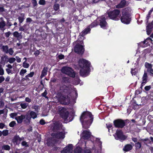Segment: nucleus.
<instances>
[{
    "mask_svg": "<svg viewBox=\"0 0 153 153\" xmlns=\"http://www.w3.org/2000/svg\"><path fill=\"white\" fill-rule=\"evenodd\" d=\"M27 72V71L26 69H22L19 72L20 74L22 76H23L24 74Z\"/></svg>",
    "mask_w": 153,
    "mask_h": 153,
    "instance_id": "nucleus-39",
    "label": "nucleus"
},
{
    "mask_svg": "<svg viewBox=\"0 0 153 153\" xmlns=\"http://www.w3.org/2000/svg\"><path fill=\"white\" fill-rule=\"evenodd\" d=\"M98 23L99 22L97 20H95L89 26L92 28L97 26L98 25Z\"/></svg>",
    "mask_w": 153,
    "mask_h": 153,
    "instance_id": "nucleus-28",
    "label": "nucleus"
},
{
    "mask_svg": "<svg viewBox=\"0 0 153 153\" xmlns=\"http://www.w3.org/2000/svg\"><path fill=\"white\" fill-rule=\"evenodd\" d=\"M82 153H91V152L90 149H85L82 151Z\"/></svg>",
    "mask_w": 153,
    "mask_h": 153,
    "instance_id": "nucleus-49",
    "label": "nucleus"
},
{
    "mask_svg": "<svg viewBox=\"0 0 153 153\" xmlns=\"http://www.w3.org/2000/svg\"><path fill=\"white\" fill-rule=\"evenodd\" d=\"M17 114L16 113H12L10 114V116L11 118H14L15 117H16Z\"/></svg>",
    "mask_w": 153,
    "mask_h": 153,
    "instance_id": "nucleus-48",
    "label": "nucleus"
},
{
    "mask_svg": "<svg viewBox=\"0 0 153 153\" xmlns=\"http://www.w3.org/2000/svg\"><path fill=\"white\" fill-rule=\"evenodd\" d=\"M28 105L27 103H22L20 104V106L22 108L25 109L26 108Z\"/></svg>",
    "mask_w": 153,
    "mask_h": 153,
    "instance_id": "nucleus-36",
    "label": "nucleus"
},
{
    "mask_svg": "<svg viewBox=\"0 0 153 153\" xmlns=\"http://www.w3.org/2000/svg\"><path fill=\"white\" fill-rule=\"evenodd\" d=\"M78 66L80 68L79 74L80 76L86 77L89 74L91 66L90 62L84 58H81L78 61Z\"/></svg>",
    "mask_w": 153,
    "mask_h": 153,
    "instance_id": "nucleus-2",
    "label": "nucleus"
},
{
    "mask_svg": "<svg viewBox=\"0 0 153 153\" xmlns=\"http://www.w3.org/2000/svg\"><path fill=\"white\" fill-rule=\"evenodd\" d=\"M84 38V36L82 35V34L80 33V34L79 36V38L77 39V43L79 45H84L83 41Z\"/></svg>",
    "mask_w": 153,
    "mask_h": 153,
    "instance_id": "nucleus-17",
    "label": "nucleus"
},
{
    "mask_svg": "<svg viewBox=\"0 0 153 153\" xmlns=\"http://www.w3.org/2000/svg\"><path fill=\"white\" fill-rule=\"evenodd\" d=\"M16 60V59L14 57H11L8 59L7 62H9L11 64L14 62Z\"/></svg>",
    "mask_w": 153,
    "mask_h": 153,
    "instance_id": "nucleus-31",
    "label": "nucleus"
},
{
    "mask_svg": "<svg viewBox=\"0 0 153 153\" xmlns=\"http://www.w3.org/2000/svg\"><path fill=\"white\" fill-rule=\"evenodd\" d=\"M74 51L75 53H76V42L74 43Z\"/></svg>",
    "mask_w": 153,
    "mask_h": 153,
    "instance_id": "nucleus-56",
    "label": "nucleus"
},
{
    "mask_svg": "<svg viewBox=\"0 0 153 153\" xmlns=\"http://www.w3.org/2000/svg\"><path fill=\"white\" fill-rule=\"evenodd\" d=\"M142 82L141 84V86L140 87V88L142 89L143 87V86L145 85V84L146 83L148 82V79H146L145 78L142 77Z\"/></svg>",
    "mask_w": 153,
    "mask_h": 153,
    "instance_id": "nucleus-26",
    "label": "nucleus"
},
{
    "mask_svg": "<svg viewBox=\"0 0 153 153\" xmlns=\"http://www.w3.org/2000/svg\"><path fill=\"white\" fill-rule=\"evenodd\" d=\"M91 29L90 27H88L85 28L80 33L82 34V35L85 36L86 34L90 32Z\"/></svg>",
    "mask_w": 153,
    "mask_h": 153,
    "instance_id": "nucleus-22",
    "label": "nucleus"
},
{
    "mask_svg": "<svg viewBox=\"0 0 153 153\" xmlns=\"http://www.w3.org/2000/svg\"><path fill=\"white\" fill-rule=\"evenodd\" d=\"M152 10H150L149 11L146 17V20H147V22H148L149 21V18L150 17V15L152 13Z\"/></svg>",
    "mask_w": 153,
    "mask_h": 153,
    "instance_id": "nucleus-37",
    "label": "nucleus"
},
{
    "mask_svg": "<svg viewBox=\"0 0 153 153\" xmlns=\"http://www.w3.org/2000/svg\"><path fill=\"white\" fill-rule=\"evenodd\" d=\"M23 146H25L26 147L28 146V145L27 144V143L25 141H23L21 143Z\"/></svg>",
    "mask_w": 153,
    "mask_h": 153,
    "instance_id": "nucleus-59",
    "label": "nucleus"
},
{
    "mask_svg": "<svg viewBox=\"0 0 153 153\" xmlns=\"http://www.w3.org/2000/svg\"><path fill=\"white\" fill-rule=\"evenodd\" d=\"M16 61L18 62H21V59L18 56H16Z\"/></svg>",
    "mask_w": 153,
    "mask_h": 153,
    "instance_id": "nucleus-61",
    "label": "nucleus"
},
{
    "mask_svg": "<svg viewBox=\"0 0 153 153\" xmlns=\"http://www.w3.org/2000/svg\"><path fill=\"white\" fill-rule=\"evenodd\" d=\"M132 149V146L131 145L127 144L125 145L124 147L123 150L125 152H127L130 151Z\"/></svg>",
    "mask_w": 153,
    "mask_h": 153,
    "instance_id": "nucleus-20",
    "label": "nucleus"
},
{
    "mask_svg": "<svg viewBox=\"0 0 153 153\" xmlns=\"http://www.w3.org/2000/svg\"><path fill=\"white\" fill-rule=\"evenodd\" d=\"M148 41H152V39L149 37H148V38H147L146 40H145L144 41H143L142 43L143 44H147L148 43Z\"/></svg>",
    "mask_w": 153,
    "mask_h": 153,
    "instance_id": "nucleus-43",
    "label": "nucleus"
},
{
    "mask_svg": "<svg viewBox=\"0 0 153 153\" xmlns=\"http://www.w3.org/2000/svg\"><path fill=\"white\" fill-rule=\"evenodd\" d=\"M106 126L107 128L108 129V131L109 132L110 128H111L112 127V124H106Z\"/></svg>",
    "mask_w": 153,
    "mask_h": 153,
    "instance_id": "nucleus-50",
    "label": "nucleus"
},
{
    "mask_svg": "<svg viewBox=\"0 0 153 153\" xmlns=\"http://www.w3.org/2000/svg\"><path fill=\"white\" fill-rule=\"evenodd\" d=\"M14 51L12 48H10L8 49V53H9L10 55H12Z\"/></svg>",
    "mask_w": 153,
    "mask_h": 153,
    "instance_id": "nucleus-44",
    "label": "nucleus"
},
{
    "mask_svg": "<svg viewBox=\"0 0 153 153\" xmlns=\"http://www.w3.org/2000/svg\"><path fill=\"white\" fill-rule=\"evenodd\" d=\"M145 66L147 69L146 71L144 70V74L142 77L148 80V76L147 75L148 73L151 76H153V69L152 68V65L151 64L147 62L145 63Z\"/></svg>",
    "mask_w": 153,
    "mask_h": 153,
    "instance_id": "nucleus-5",
    "label": "nucleus"
},
{
    "mask_svg": "<svg viewBox=\"0 0 153 153\" xmlns=\"http://www.w3.org/2000/svg\"><path fill=\"white\" fill-rule=\"evenodd\" d=\"M94 119V115L90 112L84 111L81 114L79 120L82 128L85 130H82L80 134L81 139L89 140L92 137H93L91 132L88 129L93 123Z\"/></svg>",
    "mask_w": 153,
    "mask_h": 153,
    "instance_id": "nucleus-1",
    "label": "nucleus"
},
{
    "mask_svg": "<svg viewBox=\"0 0 153 153\" xmlns=\"http://www.w3.org/2000/svg\"><path fill=\"white\" fill-rule=\"evenodd\" d=\"M30 114L31 117L33 119H35L37 117L36 113L33 111H31L30 113Z\"/></svg>",
    "mask_w": 153,
    "mask_h": 153,
    "instance_id": "nucleus-32",
    "label": "nucleus"
},
{
    "mask_svg": "<svg viewBox=\"0 0 153 153\" xmlns=\"http://www.w3.org/2000/svg\"><path fill=\"white\" fill-rule=\"evenodd\" d=\"M120 20L123 23L128 24L131 21V16L122 15Z\"/></svg>",
    "mask_w": 153,
    "mask_h": 153,
    "instance_id": "nucleus-12",
    "label": "nucleus"
},
{
    "mask_svg": "<svg viewBox=\"0 0 153 153\" xmlns=\"http://www.w3.org/2000/svg\"><path fill=\"white\" fill-rule=\"evenodd\" d=\"M59 101L61 103L65 105L68 104L70 102V100L68 96L61 97Z\"/></svg>",
    "mask_w": 153,
    "mask_h": 153,
    "instance_id": "nucleus-15",
    "label": "nucleus"
},
{
    "mask_svg": "<svg viewBox=\"0 0 153 153\" xmlns=\"http://www.w3.org/2000/svg\"><path fill=\"white\" fill-rule=\"evenodd\" d=\"M34 74L33 72H30L29 74H28L25 76V77L26 78H28V77H32Z\"/></svg>",
    "mask_w": 153,
    "mask_h": 153,
    "instance_id": "nucleus-46",
    "label": "nucleus"
},
{
    "mask_svg": "<svg viewBox=\"0 0 153 153\" xmlns=\"http://www.w3.org/2000/svg\"><path fill=\"white\" fill-rule=\"evenodd\" d=\"M120 13V10L116 9L107 12L108 17L111 19L115 21L119 20V15Z\"/></svg>",
    "mask_w": 153,
    "mask_h": 153,
    "instance_id": "nucleus-4",
    "label": "nucleus"
},
{
    "mask_svg": "<svg viewBox=\"0 0 153 153\" xmlns=\"http://www.w3.org/2000/svg\"><path fill=\"white\" fill-rule=\"evenodd\" d=\"M135 146L136 147V149H139L141 147V144L140 142H138L136 143L135 144Z\"/></svg>",
    "mask_w": 153,
    "mask_h": 153,
    "instance_id": "nucleus-35",
    "label": "nucleus"
},
{
    "mask_svg": "<svg viewBox=\"0 0 153 153\" xmlns=\"http://www.w3.org/2000/svg\"><path fill=\"white\" fill-rule=\"evenodd\" d=\"M138 106V105L134 102L133 105V108L134 109H135Z\"/></svg>",
    "mask_w": 153,
    "mask_h": 153,
    "instance_id": "nucleus-58",
    "label": "nucleus"
},
{
    "mask_svg": "<svg viewBox=\"0 0 153 153\" xmlns=\"http://www.w3.org/2000/svg\"><path fill=\"white\" fill-rule=\"evenodd\" d=\"M5 79L4 77L2 76H0V83H1L3 81H4Z\"/></svg>",
    "mask_w": 153,
    "mask_h": 153,
    "instance_id": "nucleus-60",
    "label": "nucleus"
},
{
    "mask_svg": "<svg viewBox=\"0 0 153 153\" xmlns=\"http://www.w3.org/2000/svg\"><path fill=\"white\" fill-rule=\"evenodd\" d=\"M4 74V71L2 67V65H0V75H3Z\"/></svg>",
    "mask_w": 153,
    "mask_h": 153,
    "instance_id": "nucleus-45",
    "label": "nucleus"
},
{
    "mask_svg": "<svg viewBox=\"0 0 153 153\" xmlns=\"http://www.w3.org/2000/svg\"><path fill=\"white\" fill-rule=\"evenodd\" d=\"M59 114L60 116L67 122H69L71 120L68 119L69 113L65 108H62L59 109Z\"/></svg>",
    "mask_w": 153,
    "mask_h": 153,
    "instance_id": "nucleus-8",
    "label": "nucleus"
},
{
    "mask_svg": "<svg viewBox=\"0 0 153 153\" xmlns=\"http://www.w3.org/2000/svg\"><path fill=\"white\" fill-rule=\"evenodd\" d=\"M40 53V52L39 51L37 50L34 53V54L36 56H37L38 55H39Z\"/></svg>",
    "mask_w": 153,
    "mask_h": 153,
    "instance_id": "nucleus-64",
    "label": "nucleus"
},
{
    "mask_svg": "<svg viewBox=\"0 0 153 153\" xmlns=\"http://www.w3.org/2000/svg\"><path fill=\"white\" fill-rule=\"evenodd\" d=\"M21 15V16H19L18 18V19L20 23L19 25V26L20 25V24L23 22L25 19V14L23 13H22Z\"/></svg>",
    "mask_w": 153,
    "mask_h": 153,
    "instance_id": "nucleus-25",
    "label": "nucleus"
},
{
    "mask_svg": "<svg viewBox=\"0 0 153 153\" xmlns=\"http://www.w3.org/2000/svg\"><path fill=\"white\" fill-rule=\"evenodd\" d=\"M32 3L34 7H35L37 5V1L36 0H32Z\"/></svg>",
    "mask_w": 153,
    "mask_h": 153,
    "instance_id": "nucleus-57",
    "label": "nucleus"
},
{
    "mask_svg": "<svg viewBox=\"0 0 153 153\" xmlns=\"http://www.w3.org/2000/svg\"><path fill=\"white\" fill-rule=\"evenodd\" d=\"M13 36L14 37L17 38L18 40L21 39L22 38V36L21 33H19L18 31H16L13 33Z\"/></svg>",
    "mask_w": 153,
    "mask_h": 153,
    "instance_id": "nucleus-21",
    "label": "nucleus"
},
{
    "mask_svg": "<svg viewBox=\"0 0 153 153\" xmlns=\"http://www.w3.org/2000/svg\"><path fill=\"white\" fill-rule=\"evenodd\" d=\"M122 15L131 16V9L129 7H127L122 10Z\"/></svg>",
    "mask_w": 153,
    "mask_h": 153,
    "instance_id": "nucleus-14",
    "label": "nucleus"
},
{
    "mask_svg": "<svg viewBox=\"0 0 153 153\" xmlns=\"http://www.w3.org/2000/svg\"><path fill=\"white\" fill-rule=\"evenodd\" d=\"M98 24L101 28L104 29L107 28L108 23L106 21V18L105 17H102L100 18Z\"/></svg>",
    "mask_w": 153,
    "mask_h": 153,
    "instance_id": "nucleus-10",
    "label": "nucleus"
},
{
    "mask_svg": "<svg viewBox=\"0 0 153 153\" xmlns=\"http://www.w3.org/2000/svg\"><path fill=\"white\" fill-rule=\"evenodd\" d=\"M39 4L40 5H44L45 4V0H40Z\"/></svg>",
    "mask_w": 153,
    "mask_h": 153,
    "instance_id": "nucleus-52",
    "label": "nucleus"
},
{
    "mask_svg": "<svg viewBox=\"0 0 153 153\" xmlns=\"http://www.w3.org/2000/svg\"><path fill=\"white\" fill-rule=\"evenodd\" d=\"M2 134L4 136H7L8 134V130H5L3 131L2 132Z\"/></svg>",
    "mask_w": 153,
    "mask_h": 153,
    "instance_id": "nucleus-42",
    "label": "nucleus"
},
{
    "mask_svg": "<svg viewBox=\"0 0 153 153\" xmlns=\"http://www.w3.org/2000/svg\"><path fill=\"white\" fill-rule=\"evenodd\" d=\"M61 71L62 73L65 74L70 77H74L75 76V74L73 70L69 67L67 66L63 67Z\"/></svg>",
    "mask_w": 153,
    "mask_h": 153,
    "instance_id": "nucleus-7",
    "label": "nucleus"
},
{
    "mask_svg": "<svg viewBox=\"0 0 153 153\" xmlns=\"http://www.w3.org/2000/svg\"><path fill=\"white\" fill-rule=\"evenodd\" d=\"M6 71L7 73L8 74H9L10 73H11V74H13V73H12V70H11V69L6 68Z\"/></svg>",
    "mask_w": 153,
    "mask_h": 153,
    "instance_id": "nucleus-55",
    "label": "nucleus"
},
{
    "mask_svg": "<svg viewBox=\"0 0 153 153\" xmlns=\"http://www.w3.org/2000/svg\"><path fill=\"white\" fill-rule=\"evenodd\" d=\"M25 115H21L20 116L15 117V119L17 120L18 123H21L22 122L23 120L25 119Z\"/></svg>",
    "mask_w": 153,
    "mask_h": 153,
    "instance_id": "nucleus-19",
    "label": "nucleus"
},
{
    "mask_svg": "<svg viewBox=\"0 0 153 153\" xmlns=\"http://www.w3.org/2000/svg\"><path fill=\"white\" fill-rule=\"evenodd\" d=\"M127 121H129V120L118 119L114 121L113 124L115 128H122L126 126V122Z\"/></svg>",
    "mask_w": 153,
    "mask_h": 153,
    "instance_id": "nucleus-6",
    "label": "nucleus"
},
{
    "mask_svg": "<svg viewBox=\"0 0 153 153\" xmlns=\"http://www.w3.org/2000/svg\"><path fill=\"white\" fill-rule=\"evenodd\" d=\"M47 92L46 90H45L44 92H43L42 94V96L45 97L46 98H48L47 97H46V96L47 94Z\"/></svg>",
    "mask_w": 153,
    "mask_h": 153,
    "instance_id": "nucleus-63",
    "label": "nucleus"
},
{
    "mask_svg": "<svg viewBox=\"0 0 153 153\" xmlns=\"http://www.w3.org/2000/svg\"><path fill=\"white\" fill-rule=\"evenodd\" d=\"M48 68L47 67H44L42 72V74L40 76V77L42 78L44 76L47 74V72L48 71Z\"/></svg>",
    "mask_w": 153,
    "mask_h": 153,
    "instance_id": "nucleus-23",
    "label": "nucleus"
},
{
    "mask_svg": "<svg viewBox=\"0 0 153 153\" xmlns=\"http://www.w3.org/2000/svg\"><path fill=\"white\" fill-rule=\"evenodd\" d=\"M59 5L58 4H56L53 5V9L55 11H57L59 9Z\"/></svg>",
    "mask_w": 153,
    "mask_h": 153,
    "instance_id": "nucleus-38",
    "label": "nucleus"
},
{
    "mask_svg": "<svg viewBox=\"0 0 153 153\" xmlns=\"http://www.w3.org/2000/svg\"><path fill=\"white\" fill-rule=\"evenodd\" d=\"M114 137L117 140L123 141L126 140L127 137L124 135L122 131L120 129H117L114 134Z\"/></svg>",
    "mask_w": 153,
    "mask_h": 153,
    "instance_id": "nucleus-9",
    "label": "nucleus"
},
{
    "mask_svg": "<svg viewBox=\"0 0 153 153\" xmlns=\"http://www.w3.org/2000/svg\"><path fill=\"white\" fill-rule=\"evenodd\" d=\"M12 23L10 22L9 20H7V26L8 27V28H9L10 27L12 26Z\"/></svg>",
    "mask_w": 153,
    "mask_h": 153,
    "instance_id": "nucleus-51",
    "label": "nucleus"
},
{
    "mask_svg": "<svg viewBox=\"0 0 153 153\" xmlns=\"http://www.w3.org/2000/svg\"><path fill=\"white\" fill-rule=\"evenodd\" d=\"M8 56L6 55L3 56L1 57V60L2 61H6L7 60H8Z\"/></svg>",
    "mask_w": 153,
    "mask_h": 153,
    "instance_id": "nucleus-33",
    "label": "nucleus"
},
{
    "mask_svg": "<svg viewBox=\"0 0 153 153\" xmlns=\"http://www.w3.org/2000/svg\"><path fill=\"white\" fill-rule=\"evenodd\" d=\"M6 26V24L4 21L2 20L0 22V28L1 30L4 31L5 30L4 28V27Z\"/></svg>",
    "mask_w": 153,
    "mask_h": 153,
    "instance_id": "nucleus-24",
    "label": "nucleus"
},
{
    "mask_svg": "<svg viewBox=\"0 0 153 153\" xmlns=\"http://www.w3.org/2000/svg\"><path fill=\"white\" fill-rule=\"evenodd\" d=\"M137 72L136 68H131V73L132 76H135L137 75Z\"/></svg>",
    "mask_w": 153,
    "mask_h": 153,
    "instance_id": "nucleus-30",
    "label": "nucleus"
},
{
    "mask_svg": "<svg viewBox=\"0 0 153 153\" xmlns=\"http://www.w3.org/2000/svg\"><path fill=\"white\" fill-rule=\"evenodd\" d=\"M82 148L79 146V145H78L77 146V153H82Z\"/></svg>",
    "mask_w": 153,
    "mask_h": 153,
    "instance_id": "nucleus-40",
    "label": "nucleus"
},
{
    "mask_svg": "<svg viewBox=\"0 0 153 153\" xmlns=\"http://www.w3.org/2000/svg\"><path fill=\"white\" fill-rule=\"evenodd\" d=\"M40 123L41 125H44L45 123V120L43 119H41L39 122Z\"/></svg>",
    "mask_w": 153,
    "mask_h": 153,
    "instance_id": "nucleus-62",
    "label": "nucleus"
},
{
    "mask_svg": "<svg viewBox=\"0 0 153 153\" xmlns=\"http://www.w3.org/2000/svg\"><path fill=\"white\" fill-rule=\"evenodd\" d=\"M11 34V33L9 31L5 33V36L6 37L8 38L9 36Z\"/></svg>",
    "mask_w": 153,
    "mask_h": 153,
    "instance_id": "nucleus-53",
    "label": "nucleus"
},
{
    "mask_svg": "<svg viewBox=\"0 0 153 153\" xmlns=\"http://www.w3.org/2000/svg\"><path fill=\"white\" fill-rule=\"evenodd\" d=\"M126 4V0H122L119 4L116 5V8L117 9L123 8L125 7Z\"/></svg>",
    "mask_w": 153,
    "mask_h": 153,
    "instance_id": "nucleus-16",
    "label": "nucleus"
},
{
    "mask_svg": "<svg viewBox=\"0 0 153 153\" xmlns=\"http://www.w3.org/2000/svg\"><path fill=\"white\" fill-rule=\"evenodd\" d=\"M73 149V146L72 144H69L65 147L62 151L61 153H72Z\"/></svg>",
    "mask_w": 153,
    "mask_h": 153,
    "instance_id": "nucleus-13",
    "label": "nucleus"
},
{
    "mask_svg": "<svg viewBox=\"0 0 153 153\" xmlns=\"http://www.w3.org/2000/svg\"><path fill=\"white\" fill-rule=\"evenodd\" d=\"M85 51L84 45H79L77 43V54L82 56Z\"/></svg>",
    "mask_w": 153,
    "mask_h": 153,
    "instance_id": "nucleus-11",
    "label": "nucleus"
},
{
    "mask_svg": "<svg viewBox=\"0 0 153 153\" xmlns=\"http://www.w3.org/2000/svg\"><path fill=\"white\" fill-rule=\"evenodd\" d=\"M1 48L3 52L6 53H8L9 48L7 45H3L2 46Z\"/></svg>",
    "mask_w": 153,
    "mask_h": 153,
    "instance_id": "nucleus-27",
    "label": "nucleus"
},
{
    "mask_svg": "<svg viewBox=\"0 0 153 153\" xmlns=\"http://www.w3.org/2000/svg\"><path fill=\"white\" fill-rule=\"evenodd\" d=\"M51 129L53 132L51 134L53 138L63 139L65 137V134L62 125L59 123H56L51 125Z\"/></svg>",
    "mask_w": 153,
    "mask_h": 153,
    "instance_id": "nucleus-3",
    "label": "nucleus"
},
{
    "mask_svg": "<svg viewBox=\"0 0 153 153\" xmlns=\"http://www.w3.org/2000/svg\"><path fill=\"white\" fill-rule=\"evenodd\" d=\"M151 88V86L150 85L148 86H146L145 87L144 89L146 91H148L150 90Z\"/></svg>",
    "mask_w": 153,
    "mask_h": 153,
    "instance_id": "nucleus-54",
    "label": "nucleus"
},
{
    "mask_svg": "<svg viewBox=\"0 0 153 153\" xmlns=\"http://www.w3.org/2000/svg\"><path fill=\"white\" fill-rule=\"evenodd\" d=\"M16 124V123L15 121H12L10 123L9 126L10 127H13Z\"/></svg>",
    "mask_w": 153,
    "mask_h": 153,
    "instance_id": "nucleus-47",
    "label": "nucleus"
},
{
    "mask_svg": "<svg viewBox=\"0 0 153 153\" xmlns=\"http://www.w3.org/2000/svg\"><path fill=\"white\" fill-rule=\"evenodd\" d=\"M10 149V147L8 145H4L2 146V149L6 150L9 151Z\"/></svg>",
    "mask_w": 153,
    "mask_h": 153,
    "instance_id": "nucleus-34",
    "label": "nucleus"
},
{
    "mask_svg": "<svg viewBox=\"0 0 153 153\" xmlns=\"http://www.w3.org/2000/svg\"><path fill=\"white\" fill-rule=\"evenodd\" d=\"M26 60H25L23 63V66L25 68H27L29 67V64L26 63Z\"/></svg>",
    "mask_w": 153,
    "mask_h": 153,
    "instance_id": "nucleus-41",
    "label": "nucleus"
},
{
    "mask_svg": "<svg viewBox=\"0 0 153 153\" xmlns=\"http://www.w3.org/2000/svg\"><path fill=\"white\" fill-rule=\"evenodd\" d=\"M153 25L152 23H149L146 26V30L147 34L149 35L152 32Z\"/></svg>",
    "mask_w": 153,
    "mask_h": 153,
    "instance_id": "nucleus-18",
    "label": "nucleus"
},
{
    "mask_svg": "<svg viewBox=\"0 0 153 153\" xmlns=\"http://www.w3.org/2000/svg\"><path fill=\"white\" fill-rule=\"evenodd\" d=\"M19 139H20L18 135H16L14 137L13 139V142L14 143H15L17 144L18 143Z\"/></svg>",
    "mask_w": 153,
    "mask_h": 153,
    "instance_id": "nucleus-29",
    "label": "nucleus"
}]
</instances>
